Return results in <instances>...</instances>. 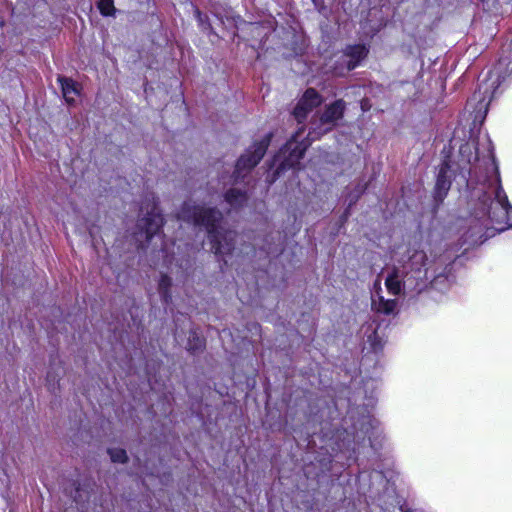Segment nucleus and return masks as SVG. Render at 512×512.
I'll use <instances>...</instances> for the list:
<instances>
[{"instance_id":"obj_1","label":"nucleus","mask_w":512,"mask_h":512,"mask_svg":"<svg viewBox=\"0 0 512 512\" xmlns=\"http://www.w3.org/2000/svg\"><path fill=\"white\" fill-rule=\"evenodd\" d=\"M219 213L213 210H203L190 204H185L181 209L178 217L194 225L204 226L208 233V239L211 244V250L216 255H224L230 252L234 234L232 232L223 231L222 228L216 226L219 220Z\"/></svg>"},{"instance_id":"obj_2","label":"nucleus","mask_w":512,"mask_h":512,"mask_svg":"<svg viewBox=\"0 0 512 512\" xmlns=\"http://www.w3.org/2000/svg\"><path fill=\"white\" fill-rule=\"evenodd\" d=\"M495 178L489 184V193L494 195V200L489 209V215L495 221L505 222L512 226V206L510 205L507 195L501 186L498 171L495 169Z\"/></svg>"},{"instance_id":"obj_3","label":"nucleus","mask_w":512,"mask_h":512,"mask_svg":"<svg viewBox=\"0 0 512 512\" xmlns=\"http://www.w3.org/2000/svg\"><path fill=\"white\" fill-rule=\"evenodd\" d=\"M344 108V102L341 100H338L329 105L321 115L319 119V125L314 129L311 135L316 134L319 136L331 130L336 121L342 117Z\"/></svg>"},{"instance_id":"obj_4","label":"nucleus","mask_w":512,"mask_h":512,"mask_svg":"<svg viewBox=\"0 0 512 512\" xmlns=\"http://www.w3.org/2000/svg\"><path fill=\"white\" fill-rule=\"evenodd\" d=\"M144 211L146 216L140 220L139 226L144 230L146 238L148 239L160 229L163 224V218L154 202L147 203L143 206L142 212Z\"/></svg>"},{"instance_id":"obj_5","label":"nucleus","mask_w":512,"mask_h":512,"mask_svg":"<svg viewBox=\"0 0 512 512\" xmlns=\"http://www.w3.org/2000/svg\"><path fill=\"white\" fill-rule=\"evenodd\" d=\"M270 138L267 136L259 143L254 144L237 162L238 169L252 168L256 166L265 154Z\"/></svg>"},{"instance_id":"obj_6","label":"nucleus","mask_w":512,"mask_h":512,"mask_svg":"<svg viewBox=\"0 0 512 512\" xmlns=\"http://www.w3.org/2000/svg\"><path fill=\"white\" fill-rule=\"evenodd\" d=\"M322 99L314 89H308L299 100L294 109V116L298 122H302L307 115L320 103Z\"/></svg>"},{"instance_id":"obj_7","label":"nucleus","mask_w":512,"mask_h":512,"mask_svg":"<svg viewBox=\"0 0 512 512\" xmlns=\"http://www.w3.org/2000/svg\"><path fill=\"white\" fill-rule=\"evenodd\" d=\"M381 281L376 280L374 283V292L372 295V308L378 312L386 315L393 314L397 308V301L395 299H385L382 295Z\"/></svg>"},{"instance_id":"obj_8","label":"nucleus","mask_w":512,"mask_h":512,"mask_svg":"<svg viewBox=\"0 0 512 512\" xmlns=\"http://www.w3.org/2000/svg\"><path fill=\"white\" fill-rule=\"evenodd\" d=\"M367 55V49L363 45L349 46L342 54L346 70L354 69Z\"/></svg>"},{"instance_id":"obj_9","label":"nucleus","mask_w":512,"mask_h":512,"mask_svg":"<svg viewBox=\"0 0 512 512\" xmlns=\"http://www.w3.org/2000/svg\"><path fill=\"white\" fill-rule=\"evenodd\" d=\"M306 148L307 145L298 144L296 138L289 141L285 150L281 152V154H286V152L289 151V156L281 163V168L284 169L285 167H292L297 164L302 158Z\"/></svg>"},{"instance_id":"obj_10","label":"nucleus","mask_w":512,"mask_h":512,"mask_svg":"<svg viewBox=\"0 0 512 512\" xmlns=\"http://www.w3.org/2000/svg\"><path fill=\"white\" fill-rule=\"evenodd\" d=\"M57 80L61 86L65 101L68 104H74L77 97L80 95V85L67 77L60 76Z\"/></svg>"},{"instance_id":"obj_11","label":"nucleus","mask_w":512,"mask_h":512,"mask_svg":"<svg viewBox=\"0 0 512 512\" xmlns=\"http://www.w3.org/2000/svg\"><path fill=\"white\" fill-rule=\"evenodd\" d=\"M385 286L391 295H399L402 290V275L400 272L395 269L390 271L385 279Z\"/></svg>"},{"instance_id":"obj_12","label":"nucleus","mask_w":512,"mask_h":512,"mask_svg":"<svg viewBox=\"0 0 512 512\" xmlns=\"http://www.w3.org/2000/svg\"><path fill=\"white\" fill-rule=\"evenodd\" d=\"M110 458L115 463H124L127 460L126 451L121 448H111L108 450Z\"/></svg>"},{"instance_id":"obj_13","label":"nucleus","mask_w":512,"mask_h":512,"mask_svg":"<svg viewBox=\"0 0 512 512\" xmlns=\"http://www.w3.org/2000/svg\"><path fill=\"white\" fill-rule=\"evenodd\" d=\"M98 8L104 16H110L114 13L113 0H100L98 2Z\"/></svg>"},{"instance_id":"obj_14","label":"nucleus","mask_w":512,"mask_h":512,"mask_svg":"<svg viewBox=\"0 0 512 512\" xmlns=\"http://www.w3.org/2000/svg\"><path fill=\"white\" fill-rule=\"evenodd\" d=\"M244 199V195H242L239 191L231 190L226 194V200L231 205L238 204Z\"/></svg>"},{"instance_id":"obj_15","label":"nucleus","mask_w":512,"mask_h":512,"mask_svg":"<svg viewBox=\"0 0 512 512\" xmlns=\"http://www.w3.org/2000/svg\"><path fill=\"white\" fill-rule=\"evenodd\" d=\"M171 282L170 279L167 276H163L160 279L159 287L161 290L166 291L167 288L170 286Z\"/></svg>"},{"instance_id":"obj_16","label":"nucleus","mask_w":512,"mask_h":512,"mask_svg":"<svg viewBox=\"0 0 512 512\" xmlns=\"http://www.w3.org/2000/svg\"><path fill=\"white\" fill-rule=\"evenodd\" d=\"M375 428L376 427L373 425L372 421L369 420L366 424L363 425L362 430H363V433L369 434L370 429H375Z\"/></svg>"},{"instance_id":"obj_17","label":"nucleus","mask_w":512,"mask_h":512,"mask_svg":"<svg viewBox=\"0 0 512 512\" xmlns=\"http://www.w3.org/2000/svg\"><path fill=\"white\" fill-rule=\"evenodd\" d=\"M470 149H471V146L469 144H466V145L461 147V152L465 153L466 151H468Z\"/></svg>"}]
</instances>
